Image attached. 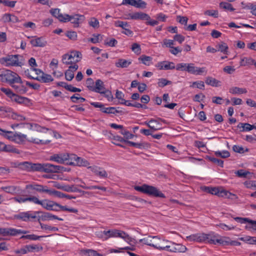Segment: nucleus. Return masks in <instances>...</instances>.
<instances>
[{
  "label": "nucleus",
  "instance_id": "nucleus-1",
  "mask_svg": "<svg viewBox=\"0 0 256 256\" xmlns=\"http://www.w3.org/2000/svg\"><path fill=\"white\" fill-rule=\"evenodd\" d=\"M31 132L28 134V137L26 135L21 133H16L14 134L13 141L16 143L21 144L24 143L26 140L38 144H48L50 142L51 140H46L45 138L40 139L42 134L40 132H45L46 131H48L51 133L48 128L41 126L36 124H27Z\"/></svg>",
  "mask_w": 256,
  "mask_h": 256
},
{
  "label": "nucleus",
  "instance_id": "nucleus-2",
  "mask_svg": "<svg viewBox=\"0 0 256 256\" xmlns=\"http://www.w3.org/2000/svg\"><path fill=\"white\" fill-rule=\"evenodd\" d=\"M18 168L28 172H42L47 173L58 172L63 170L64 167L50 164H34L24 162L18 164Z\"/></svg>",
  "mask_w": 256,
  "mask_h": 256
},
{
  "label": "nucleus",
  "instance_id": "nucleus-3",
  "mask_svg": "<svg viewBox=\"0 0 256 256\" xmlns=\"http://www.w3.org/2000/svg\"><path fill=\"white\" fill-rule=\"evenodd\" d=\"M0 64L4 66H22L24 64L22 56L20 54H10L0 58Z\"/></svg>",
  "mask_w": 256,
  "mask_h": 256
},
{
  "label": "nucleus",
  "instance_id": "nucleus-4",
  "mask_svg": "<svg viewBox=\"0 0 256 256\" xmlns=\"http://www.w3.org/2000/svg\"><path fill=\"white\" fill-rule=\"evenodd\" d=\"M32 70V72H34V74L36 76H34V74H30L29 70L25 71V74L30 78L36 79L42 82H50L54 80L51 75L44 73L40 69L33 68Z\"/></svg>",
  "mask_w": 256,
  "mask_h": 256
},
{
  "label": "nucleus",
  "instance_id": "nucleus-5",
  "mask_svg": "<svg viewBox=\"0 0 256 256\" xmlns=\"http://www.w3.org/2000/svg\"><path fill=\"white\" fill-rule=\"evenodd\" d=\"M0 78L2 82H8L10 86L20 80L16 73L4 68L0 69Z\"/></svg>",
  "mask_w": 256,
  "mask_h": 256
},
{
  "label": "nucleus",
  "instance_id": "nucleus-6",
  "mask_svg": "<svg viewBox=\"0 0 256 256\" xmlns=\"http://www.w3.org/2000/svg\"><path fill=\"white\" fill-rule=\"evenodd\" d=\"M134 188L136 191L140 192L150 196L160 198L165 197L164 194L157 188L146 184H144L142 186H135Z\"/></svg>",
  "mask_w": 256,
  "mask_h": 256
},
{
  "label": "nucleus",
  "instance_id": "nucleus-7",
  "mask_svg": "<svg viewBox=\"0 0 256 256\" xmlns=\"http://www.w3.org/2000/svg\"><path fill=\"white\" fill-rule=\"evenodd\" d=\"M2 92H4L8 97H9L12 100L18 103L24 104L26 106H29L32 104L30 100L27 98L18 96L10 89L4 88H0Z\"/></svg>",
  "mask_w": 256,
  "mask_h": 256
},
{
  "label": "nucleus",
  "instance_id": "nucleus-8",
  "mask_svg": "<svg viewBox=\"0 0 256 256\" xmlns=\"http://www.w3.org/2000/svg\"><path fill=\"white\" fill-rule=\"evenodd\" d=\"M82 58V54L76 50L72 51L68 53L64 54L62 56V61L64 64H70L80 62Z\"/></svg>",
  "mask_w": 256,
  "mask_h": 256
},
{
  "label": "nucleus",
  "instance_id": "nucleus-9",
  "mask_svg": "<svg viewBox=\"0 0 256 256\" xmlns=\"http://www.w3.org/2000/svg\"><path fill=\"white\" fill-rule=\"evenodd\" d=\"M162 242H164V240H162L158 236H148V237L140 240V242L160 250H162L164 245L162 244Z\"/></svg>",
  "mask_w": 256,
  "mask_h": 256
},
{
  "label": "nucleus",
  "instance_id": "nucleus-10",
  "mask_svg": "<svg viewBox=\"0 0 256 256\" xmlns=\"http://www.w3.org/2000/svg\"><path fill=\"white\" fill-rule=\"evenodd\" d=\"M66 164L69 165L87 166L90 164L88 160L77 156L76 154H69L66 160Z\"/></svg>",
  "mask_w": 256,
  "mask_h": 256
},
{
  "label": "nucleus",
  "instance_id": "nucleus-11",
  "mask_svg": "<svg viewBox=\"0 0 256 256\" xmlns=\"http://www.w3.org/2000/svg\"><path fill=\"white\" fill-rule=\"evenodd\" d=\"M37 212H21L16 214L14 215V218L21 220L24 222H28L32 219H35L36 218Z\"/></svg>",
  "mask_w": 256,
  "mask_h": 256
},
{
  "label": "nucleus",
  "instance_id": "nucleus-12",
  "mask_svg": "<svg viewBox=\"0 0 256 256\" xmlns=\"http://www.w3.org/2000/svg\"><path fill=\"white\" fill-rule=\"evenodd\" d=\"M188 68V72L194 75H205L207 74L206 68L196 66L193 63H189Z\"/></svg>",
  "mask_w": 256,
  "mask_h": 256
},
{
  "label": "nucleus",
  "instance_id": "nucleus-13",
  "mask_svg": "<svg viewBox=\"0 0 256 256\" xmlns=\"http://www.w3.org/2000/svg\"><path fill=\"white\" fill-rule=\"evenodd\" d=\"M114 25L116 27L121 28L123 30L122 32L128 36H132L133 32L130 30V25L126 22L116 20L114 22Z\"/></svg>",
  "mask_w": 256,
  "mask_h": 256
},
{
  "label": "nucleus",
  "instance_id": "nucleus-14",
  "mask_svg": "<svg viewBox=\"0 0 256 256\" xmlns=\"http://www.w3.org/2000/svg\"><path fill=\"white\" fill-rule=\"evenodd\" d=\"M186 250V248L182 244L172 243L171 245L166 246L163 245L162 250H166L174 252H184Z\"/></svg>",
  "mask_w": 256,
  "mask_h": 256
},
{
  "label": "nucleus",
  "instance_id": "nucleus-15",
  "mask_svg": "<svg viewBox=\"0 0 256 256\" xmlns=\"http://www.w3.org/2000/svg\"><path fill=\"white\" fill-rule=\"evenodd\" d=\"M64 16L66 19L64 22H71L74 24L76 26H78L79 24L82 23L85 19L84 16L80 14L70 16L68 14H65Z\"/></svg>",
  "mask_w": 256,
  "mask_h": 256
},
{
  "label": "nucleus",
  "instance_id": "nucleus-16",
  "mask_svg": "<svg viewBox=\"0 0 256 256\" xmlns=\"http://www.w3.org/2000/svg\"><path fill=\"white\" fill-rule=\"evenodd\" d=\"M26 189L35 190L39 192H45L48 194L50 196L52 195L53 191V190L48 189L46 186L37 184L26 185Z\"/></svg>",
  "mask_w": 256,
  "mask_h": 256
},
{
  "label": "nucleus",
  "instance_id": "nucleus-17",
  "mask_svg": "<svg viewBox=\"0 0 256 256\" xmlns=\"http://www.w3.org/2000/svg\"><path fill=\"white\" fill-rule=\"evenodd\" d=\"M234 220L240 224L248 223V225L246 226V228H252L256 231V220H253L246 218L240 217H236Z\"/></svg>",
  "mask_w": 256,
  "mask_h": 256
},
{
  "label": "nucleus",
  "instance_id": "nucleus-18",
  "mask_svg": "<svg viewBox=\"0 0 256 256\" xmlns=\"http://www.w3.org/2000/svg\"><path fill=\"white\" fill-rule=\"evenodd\" d=\"M30 43L32 46L44 47L46 44V41L42 37L31 36Z\"/></svg>",
  "mask_w": 256,
  "mask_h": 256
},
{
  "label": "nucleus",
  "instance_id": "nucleus-19",
  "mask_svg": "<svg viewBox=\"0 0 256 256\" xmlns=\"http://www.w3.org/2000/svg\"><path fill=\"white\" fill-rule=\"evenodd\" d=\"M122 4H129L138 8H145L146 4L142 0H122Z\"/></svg>",
  "mask_w": 256,
  "mask_h": 256
},
{
  "label": "nucleus",
  "instance_id": "nucleus-20",
  "mask_svg": "<svg viewBox=\"0 0 256 256\" xmlns=\"http://www.w3.org/2000/svg\"><path fill=\"white\" fill-rule=\"evenodd\" d=\"M26 82H22L20 78L18 82H16L15 84H12L11 86L18 92L24 94L28 90L26 87Z\"/></svg>",
  "mask_w": 256,
  "mask_h": 256
},
{
  "label": "nucleus",
  "instance_id": "nucleus-21",
  "mask_svg": "<svg viewBox=\"0 0 256 256\" xmlns=\"http://www.w3.org/2000/svg\"><path fill=\"white\" fill-rule=\"evenodd\" d=\"M26 232L14 228H4L3 236H15L21 234H26Z\"/></svg>",
  "mask_w": 256,
  "mask_h": 256
},
{
  "label": "nucleus",
  "instance_id": "nucleus-22",
  "mask_svg": "<svg viewBox=\"0 0 256 256\" xmlns=\"http://www.w3.org/2000/svg\"><path fill=\"white\" fill-rule=\"evenodd\" d=\"M228 92L232 95H241L246 94L248 93V90L246 88L244 87L232 86L230 88Z\"/></svg>",
  "mask_w": 256,
  "mask_h": 256
},
{
  "label": "nucleus",
  "instance_id": "nucleus-23",
  "mask_svg": "<svg viewBox=\"0 0 256 256\" xmlns=\"http://www.w3.org/2000/svg\"><path fill=\"white\" fill-rule=\"evenodd\" d=\"M78 66L77 64L70 66L68 69L65 72V78L67 80H72L74 74V72L78 69Z\"/></svg>",
  "mask_w": 256,
  "mask_h": 256
},
{
  "label": "nucleus",
  "instance_id": "nucleus-24",
  "mask_svg": "<svg viewBox=\"0 0 256 256\" xmlns=\"http://www.w3.org/2000/svg\"><path fill=\"white\" fill-rule=\"evenodd\" d=\"M74 181H76V182H80V184H78V186L86 190L98 189L103 190L104 192L106 190V188L104 186H86L84 182L78 178H76Z\"/></svg>",
  "mask_w": 256,
  "mask_h": 256
},
{
  "label": "nucleus",
  "instance_id": "nucleus-25",
  "mask_svg": "<svg viewBox=\"0 0 256 256\" xmlns=\"http://www.w3.org/2000/svg\"><path fill=\"white\" fill-rule=\"evenodd\" d=\"M91 104L95 108H99L100 110L102 111V112H118L114 107L105 108L104 106L101 102H94L91 103Z\"/></svg>",
  "mask_w": 256,
  "mask_h": 256
},
{
  "label": "nucleus",
  "instance_id": "nucleus-26",
  "mask_svg": "<svg viewBox=\"0 0 256 256\" xmlns=\"http://www.w3.org/2000/svg\"><path fill=\"white\" fill-rule=\"evenodd\" d=\"M96 175L103 178L108 177L106 172L102 168L98 166H90L88 168Z\"/></svg>",
  "mask_w": 256,
  "mask_h": 256
},
{
  "label": "nucleus",
  "instance_id": "nucleus-27",
  "mask_svg": "<svg viewBox=\"0 0 256 256\" xmlns=\"http://www.w3.org/2000/svg\"><path fill=\"white\" fill-rule=\"evenodd\" d=\"M54 204H55L54 206L52 207V209H51L50 210H54L58 212L60 210V209L64 211H68L70 212H73V213H77L78 212V210L77 209L74 208H68L66 206H62L60 205V204L54 202Z\"/></svg>",
  "mask_w": 256,
  "mask_h": 256
},
{
  "label": "nucleus",
  "instance_id": "nucleus-28",
  "mask_svg": "<svg viewBox=\"0 0 256 256\" xmlns=\"http://www.w3.org/2000/svg\"><path fill=\"white\" fill-rule=\"evenodd\" d=\"M132 62V60H131L120 58L115 62V66L118 68H126Z\"/></svg>",
  "mask_w": 256,
  "mask_h": 256
},
{
  "label": "nucleus",
  "instance_id": "nucleus-29",
  "mask_svg": "<svg viewBox=\"0 0 256 256\" xmlns=\"http://www.w3.org/2000/svg\"><path fill=\"white\" fill-rule=\"evenodd\" d=\"M48 129L49 130H50L51 132H50L51 134H50L49 133V132L46 131H46L45 132H40L42 134V135H41L42 137L40 138V139L45 138L46 140H50L49 138L52 136V134H53L54 136V138H62L61 135L60 134H58V132H56L52 131L51 130H50L49 128H48Z\"/></svg>",
  "mask_w": 256,
  "mask_h": 256
},
{
  "label": "nucleus",
  "instance_id": "nucleus-30",
  "mask_svg": "<svg viewBox=\"0 0 256 256\" xmlns=\"http://www.w3.org/2000/svg\"><path fill=\"white\" fill-rule=\"evenodd\" d=\"M106 90L104 82L100 80H97L92 91L102 94Z\"/></svg>",
  "mask_w": 256,
  "mask_h": 256
},
{
  "label": "nucleus",
  "instance_id": "nucleus-31",
  "mask_svg": "<svg viewBox=\"0 0 256 256\" xmlns=\"http://www.w3.org/2000/svg\"><path fill=\"white\" fill-rule=\"evenodd\" d=\"M254 60L250 57L241 56L240 57V66H246L252 65Z\"/></svg>",
  "mask_w": 256,
  "mask_h": 256
},
{
  "label": "nucleus",
  "instance_id": "nucleus-32",
  "mask_svg": "<svg viewBox=\"0 0 256 256\" xmlns=\"http://www.w3.org/2000/svg\"><path fill=\"white\" fill-rule=\"evenodd\" d=\"M50 13L60 22H64L66 18L65 14H62L60 12V10L58 8H52L50 10Z\"/></svg>",
  "mask_w": 256,
  "mask_h": 256
},
{
  "label": "nucleus",
  "instance_id": "nucleus-33",
  "mask_svg": "<svg viewBox=\"0 0 256 256\" xmlns=\"http://www.w3.org/2000/svg\"><path fill=\"white\" fill-rule=\"evenodd\" d=\"M234 174L240 178H252L254 174L248 170L241 169L236 171Z\"/></svg>",
  "mask_w": 256,
  "mask_h": 256
},
{
  "label": "nucleus",
  "instance_id": "nucleus-34",
  "mask_svg": "<svg viewBox=\"0 0 256 256\" xmlns=\"http://www.w3.org/2000/svg\"><path fill=\"white\" fill-rule=\"evenodd\" d=\"M178 114L183 120L188 121H192L196 113H178Z\"/></svg>",
  "mask_w": 256,
  "mask_h": 256
},
{
  "label": "nucleus",
  "instance_id": "nucleus-35",
  "mask_svg": "<svg viewBox=\"0 0 256 256\" xmlns=\"http://www.w3.org/2000/svg\"><path fill=\"white\" fill-rule=\"evenodd\" d=\"M1 189L6 192L14 194L19 191V188L14 186H2Z\"/></svg>",
  "mask_w": 256,
  "mask_h": 256
},
{
  "label": "nucleus",
  "instance_id": "nucleus-36",
  "mask_svg": "<svg viewBox=\"0 0 256 256\" xmlns=\"http://www.w3.org/2000/svg\"><path fill=\"white\" fill-rule=\"evenodd\" d=\"M206 83L214 87H218L221 86V82L212 77H208L206 80Z\"/></svg>",
  "mask_w": 256,
  "mask_h": 256
},
{
  "label": "nucleus",
  "instance_id": "nucleus-37",
  "mask_svg": "<svg viewBox=\"0 0 256 256\" xmlns=\"http://www.w3.org/2000/svg\"><path fill=\"white\" fill-rule=\"evenodd\" d=\"M88 25L94 29H98L100 26L99 20L95 17H91L88 20Z\"/></svg>",
  "mask_w": 256,
  "mask_h": 256
},
{
  "label": "nucleus",
  "instance_id": "nucleus-38",
  "mask_svg": "<svg viewBox=\"0 0 256 256\" xmlns=\"http://www.w3.org/2000/svg\"><path fill=\"white\" fill-rule=\"evenodd\" d=\"M146 124L150 128V129L154 132L155 130L160 129L157 121L156 120H152L148 122H146Z\"/></svg>",
  "mask_w": 256,
  "mask_h": 256
},
{
  "label": "nucleus",
  "instance_id": "nucleus-39",
  "mask_svg": "<svg viewBox=\"0 0 256 256\" xmlns=\"http://www.w3.org/2000/svg\"><path fill=\"white\" fill-rule=\"evenodd\" d=\"M54 202L50 201L48 200H44L41 201L40 205H41L44 208L47 210H50L52 209V207L54 206Z\"/></svg>",
  "mask_w": 256,
  "mask_h": 256
},
{
  "label": "nucleus",
  "instance_id": "nucleus-40",
  "mask_svg": "<svg viewBox=\"0 0 256 256\" xmlns=\"http://www.w3.org/2000/svg\"><path fill=\"white\" fill-rule=\"evenodd\" d=\"M52 196H54L57 198H66L68 199H72V198H75V196H73L68 194H64L60 192L57 191L56 190H53L52 195Z\"/></svg>",
  "mask_w": 256,
  "mask_h": 256
},
{
  "label": "nucleus",
  "instance_id": "nucleus-41",
  "mask_svg": "<svg viewBox=\"0 0 256 256\" xmlns=\"http://www.w3.org/2000/svg\"><path fill=\"white\" fill-rule=\"evenodd\" d=\"M219 6L220 8L226 10L233 12L235 10L232 4L226 2H220L219 4Z\"/></svg>",
  "mask_w": 256,
  "mask_h": 256
},
{
  "label": "nucleus",
  "instance_id": "nucleus-42",
  "mask_svg": "<svg viewBox=\"0 0 256 256\" xmlns=\"http://www.w3.org/2000/svg\"><path fill=\"white\" fill-rule=\"evenodd\" d=\"M134 16L133 18L134 20H148V15L146 14H145L142 12H133Z\"/></svg>",
  "mask_w": 256,
  "mask_h": 256
},
{
  "label": "nucleus",
  "instance_id": "nucleus-43",
  "mask_svg": "<svg viewBox=\"0 0 256 256\" xmlns=\"http://www.w3.org/2000/svg\"><path fill=\"white\" fill-rule=\"evenodd\" d=\"M126 143L129 144L130 146H134L135 148H148L149 146V144L146 142H134L131 141L127 140Z\"/></svg>",
  "mask_w": 256,
  "mask_h": 256
},
{
  "label": "nucleus",
  "instance_id": "nucleus-44",
  "mask_svg": "<svg viewBox=\"0 0 256 256\" xmlns=\"http://www.w3.org/2000/svg\"><path fill=\"white\" fill-rule=\"evenodd\" d=\"M217 237L218 236L215 235L214 232L206 234L205 242L206 241L210 244H216V240Z\"/></svg>",
  "mask_w": 256,
  "mask_h": 256
},
{
  "label": "nucleus",
  "instance_id": "nucleus-45",
  "mask_svg": "<svg viewBox=\"0 0 256 256\" xmlns=\"http://www.w3.org/2000/svg\"><path fill=\"white\" fill-rule=\"evenodd\" d=\"M114 237H120L126 240H128L130 239V237L128 234H127L124 231L120 230H115V236Z\"/></svg>",
  "mask_w": 256,
  "mask_h": 256
},
{
  "label": "nucleus",
  "instance_id": "nucleus-46",
  "mask_svg": "<svg viewBox=\"0 0 256 256\" xmlns=\"http://www.w3.org/2000/svg\"><path fill=\"white\" fill-rule=\"evenodd\" d=\"M2 151L8 152H14L16 154H20V151L14 148L12 146L8 144L6 145L4 143Z\"/></svg>",
  "mask_w": 256,
  "mask_h": 256
},
{
  "label": "nucleus",
  "instance_id": "nucleus-47",
  "mask_svg": "<svg viewBox=\"0 0 256 256\" xmlns=\"http://www.w3.org/2000/svg\"><path fill=\"white\" fill-rule=\"evenodd\" d=\"M138 60H140L142 63L146 66H150L152 63V58L150 56H146V55H142Z\"/></svg>",
  "mask_w": 256,
  "mask_h": 256
},
{
  "label": "nucleus",
  "instance_id": "nucleus-48",
  "mask_svg": "<svg viewBox=\"0 0 256 256\" xmlns=\"http://www.w3.org/2000/svg\"><path fill=\"white\" fill-rule=\"evenodd\" d=\"M238 127L240 128H242L244 131H249L252 129L256 130V124H250L248 123H241L239 124Z\"/></svg>",
  "mask_w": 256,
  "mask_h": 256
},
{
  "label": "nucleus",
  "instance_id": "nucleus-49",
  "mask_svg": "<svg viewBox=\"0 0 256 256\" xmlns=\"http://www.w3.org/2000/svg\"><path fill=\"white\" fill-rule=\"evenodd\" d=\"M216 47L218 48L217 51L220 52L224 54H228V48L227 44L226 43L222 42L220 44H218Z\"/></svg>",
  "mask_w": 256,
  "mask_h": 256
},
{
  "label": "nucleus",
  "instance_id": "nucleus-50",
  "mask_svg": "<svg viewBox=\"0 0 256 256\" xmlns=\"http://www.w3.org/2000/svg\"><path fill=\"white\" fill-rule=\"evenodd\" d=\"M190 87L192 88H196L200 90L204 88V82L201 80H198L190 83Z\"/></svg>",
  "mask_w": 256,
  "mask_h": 256
},
{
  "label": "nucleus",
  "instance_id": "nucleus-51",
  "mask_svg": "<svg viewBox=\"0 0 256 256\" xmlns=\"http://www.w3.org/2000/svg\"><path fill=\"white\" fill-rule=\"evenodd\" d=\"M0 134L5 136L8 140L13 141L14 134L12 132L10 131H6L0 128Z\"/></svg>",
  "mask_w": 256,
  "mask_h": 256
},
{
  "label": "nucleus",
  "instance_id": "nucleus-52",
  "mask_svg": "<svg viewBox=\"0 0 256 256\" xmlns=\"http://www.w3.org/2000/svg\"><path fill=\"white\" fill-rule=\"evenodd\" d=\"M102 40V36L100 34H94L92 37L88 40V41L96 44L101 42Z\"/></svg>",
  "mask_w": 256,
  "mask_h": 256
},
{
  "label": "nucleus",
  "instance_id": "nucleus-53",
  "mask_svg": "<svg viewBox=\"0 0 256 256\" xmlns=\"http://www.w3.org/2000/svg\"><path fill=\"white\" fill-rule=\"evenodd\" d=\"M230 238L228 237H222L220 238H216V244H220L222 246H228L230 244Z\"/></svg>",
  "mask_w": 256,
  "mask_h": 256
},
{
  "label": "nucleus",
  "instance_id": "nucleus-54",
  "mask_svg": "<svg viewBox=\"0 0 256 256\" xmlns=\"http://www.w3.org/2000/svg\"><path fill=\"white\" fill-rule=\"evenodd\" d=\"M82 252L84 254H88V256H102L103 255L98 253L96 251L93 250H83Z\"/></svg>",
  "mask_w": 256,
  "mask_h": 256
},
{
  "label": "nucleus",
  "instance_id": "nucleus-55",
  "mask_svg": "<svg viewBox=\"0 0 256 256\" xmlns=\"http://www.w3.org/2000/svg\"><path fill=\"white\" fill-rule=\"evenodd\" d=\"M204 190L208 193L215 195H220V192L218 188L205 187Z\"/></svg>",
  "mask_w": 256,
  "mask_h": 256
},
{
  "label": "nucleus",
  "instance_id": "nucleus-56",
  "mask_svg": "<svg viewBox=\"0 0 256 256\" xmlns=\"http://www.w3.org/2000/svg\"><path fill=\"white\" fill-rule=\"evenodd\" d=\"M28 64L30 66H31V68L30 70H28L29 74L34 75V72H32V70L33 68H36L37 66V64L35 58H31L28 60Z\"/></svg>",
  "mask_w": 256,
  "mask_h": 256
},
{
  "label": "nucleus",
  "instance_id": "nucleus-57",
  "mask_svg": "<svg viewBox=\"0 0 256 256\" xmlns=\"http://www.w3.org/2000/svg\"><path fill=\"white\" fill-rule=\"evenodd\" d=\"M189 63H179L176 66V70H178L186 71L188 72Z\"/></svg>",
  "mask_w": 256,
  "mask_h": 256
},
{
  "label": "nucleus",
  "instance_id": "nucleus-58",
  "mask_svg": "<svg viewBox=\"0 0 256 256\" xmlns=\"http://www.w3.org/2000/svg\"><path fill=\"white\" fill-rule=\"evenodd\" d=\"M206 158L213 163L216 164L221 167H223L224 162L222 160L210 156H206Z\"/></svg>",
  "mask_w": 256,
  "mask_h": 256
},
{
  "label": "nucleus",
  "instance_id": "nucleus-59",
  "mask_svg": "<svg viewBox=\"0 0 256 256\" xmlns=\"http://www.w3.org/2000/svg\"><path fill=\"white\" fill-rule=\"evenodd\" d=\"M214 154L216 156L221 157L222 158H227L230 156V152L227 150L215 152Z\"/></svg>",
  "mask_w": 256,
  "mask_h": 256
},
{
  "label": "nucleus",
  "instance_id": "nucleus-60",
  "mask_svg": "<svg viewBox=\"0 0 256 256\" xmlns=\"http://www.w3.org/2000/svg\"><path fill=\"white\" fill-rule=\"evenodd\" d=\"M132 50L136 54H140L141 52V48L139 44L134 43L132 45Z\"/></svg>",
  "mask_w": 256,
  "mask_h": 256
},
{
  "label": "nucleus",
  "instance_id": "nucleus-61",
  "mask_svg": "<svg viewBox=\"0 0 256 256\" xmlns=\"http://www.w3.org/2000/svg\"><path fill=\"white\" fill-rule=\"evenodd\" d=\"M102 94H103L104 96L109 102H112L114 100L112 94L108 90L106 89Z\"/></svg>",
  "mask_w": 256,
  "mask_h": 256
},
{
  "label": "nucleus",
  "instance_id": "nucleus-62",
  "mask_svg": "<svg viewBox=\"0 0 256 256\" xmlns=\"http://www.w3.org/2000/svg\"><path fill=\"white\" fill-rule=\"evenodd\" d=\"M204 14L206 16H211L216 18L218 16V12L217 10H207L204 12Z\"/></svg>",
  "mask_w": 256,
  "mask_h": 256
},
{
  "label": "nucleus",
  "instance_id": "nucleus-63",
  "mask_svg": "<svg viewBox=\"0 0 256 256\" xmlns=\"http://www.w3.org/2000/svg\"><path fill=\"white\" fill-rule=\"evenodd\" d=\"M104 240H107L108 238L115 236V230H108L104 231Z\"/></svg>",
  "mask_w": 256,
  "mask_h": 256
},
{
  "label": "nucleus",
  "instance_id": "nucleus-64",
  "mask_svg": "<svg viewBox=\"0 0 256 256\" xmlns=\"http://www.w3.org/2000/svg\"><path fill=\"white\" fill-rule=\"evenodd\" d=\"M244 186L248 188H256V181L255 180H248L244 182Z\"/></svg>",
  "mask_w": 256,
  "mask_h": 256
}]
</instances>
